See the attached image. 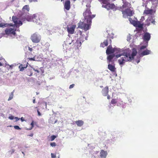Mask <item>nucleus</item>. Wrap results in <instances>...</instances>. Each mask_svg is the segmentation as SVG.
<instances>
[{"label":"nucleus","mask_w":158,"mask_h":158,"mask_svg":"<svg viewBox=\"0 0 158 158\" xmlns=\"http://www.w3.org/2000/svg\"><path fill=\"white\" fill-rule=\"evenodd\" d=\"M108 45V42L107 40H106L104 41L103 43H102L101 44V46L102 47H104L105 46H107Z\"/></svg>","instance_id":"bb28decb"},{"label":"nucleus","mask_w":158,"mask_h":158,"mask_svg":"<svg viewBox=\"0 0 158 158\" xmlns=\"http://www.w3.org/2000/svg\"><path fill=\"white\" fill-rule=\"evenodd\" d=\"M33 102L34 103H35V99H34L33 100Z\"/></svg>","instance_id":"49530a36"},{"label":"nucleus","mask_w":158,"mask_h":158,"mask_svg":"<svg viewBox=\"0 0 158 158\" xmlns=\"http://www.w3.org/2000/svg\"><path fill=\"white\" fill-rule=\"evenodd\" d=\"M37 113H38V115L39 116H41V114L40 113V112L39 110H37Z\"/></svg>","instance_id":"79ce46f5"},{"label":"nucleus","mask_w":158,"mask_h":158,"mask_svg":"<svg viewBox=\"0 0 158 158\" xmlns=\"http://www.w3.org/2000/svg\"><path fill=\"white\" fill-rule=\"evenodd\" d=\"M128 20H129L131 23L133 24L134 26L137 27L140 29L142 28L143 24L141 23L139 21L133 20L131 18H130Z\"/></svg>","instance_id":"1a4fd4ad"},{"label":"nucleus","mask_w":158,"mask_h":158,"mask_svg":"<svg viewBox=\"0 0 158 158\" xmlns=\"http://www.w3.org/2000/svg\"><path fill=\"white\" fill-rule=\"evenodd\" d=\"M83 15L84 20L78 23V27L83 29L85 31H86L90 29L92 23V19L95 17V15L91 14L89 8L86 9L83 13Z\"/></svg>","instance_id":"f03ea898"},{"label":"nucleus","mask_w":158,"mask_h":158,"mask_svg":"<svg viewBox=\"0 0 158 158\" xmlns=\"http://www.w3.org/2000/svg\"><path fill=\"white\" fill-rule=\"evenodd\" d=\"M9 26H11V24L5 23H0V27H1L4 28L5 27H7Z\"/></svg>","instance_id":"5701e85b"},{"label":"nucleus","mask_w":158,"mask_h":158,"mask_svg":"<svg viewBox=\"0 0 158 158\" xmlns=\"http://www.w3.org/2000/svg\"><path fill=\"white\" fill-rule=\"evenodd\" d=\"M56 138L55 135H52L51 136V141H53Z\"/></svg>","instance_id":"7c9ffc66"},{"label":"nucleus","mask_w":158,"mask_h":158,"mask_svg":"<svg viewBox=\"0 0 158 158\" xmlns=\"http://www.w3.org/2000/svg\"><path fill=\"white\" fill-rule=\"evenodd\" d=\"M84 37L83 35H82L80 38L79 40H77L76 42L75 43V45H77V47H80L81 45V43L83 42L84 41Z\"/></svg>","instance_id":"dca6fc26"},{"label":"nucleus","mask_w":158,"mask_h":158,"mask_svg":"<svg viewBox=\"0 0 158 158\" xmlns=\"http://www.w3.org/2000/svg\"><path fill=\"white\" fill-rule=\"evenodd\" d=\"M131 39V38H130V37H128L127 38V40L128 41H129Z\"/></svg>","instance_id":"de8ad7c7"},{"label":"nucleus","mask_w":158,"mask_h":158,"mask_svg":"<svg viewBox=\"0 0 158 158\" xmlns=\"http://www.w3.org/2000/svg\"><path fill=\"white\" fill-rule=\"evenodd\" d=\"M117 102L115 99H113L111 101V103L112 104H115Z\"/></svg>","instance_id":"473e14b6"},{"label":"nucleus","mask_w":158,"mask_h":158,"mask_svg":"<svg viewBox=\"0 0 158 158\" xmlns=\"http://www.w3.org/2000/svg\"><path fill=\"white\" fill-rule=\"evenodd\" d=\"M14 127L16 129H17V130L21 129V128L18 126H15Z\"/></svg>","instance_id":"f704fd0d"},{"label":"nucleus","mask_w":158,"mask_h":158,"mask_svg":"<svg viewBox=\"0 0 158 158\" xmlns=\"http://www.w3.org/2000/svg\"><path fill=\"white\" fill-rule=\"evenodd\" d=\"M28 50H29V51H32V48H30V47H28Z\"/></svg>","instance_id":"c03bdc74"},{"label":"nucleus","mask_w":158,"mask_h":158,"mask_svg":"<svg viewBox=\"0 0 158 158\" xmlns=\"http://www.w3.org/2000/svg\"><path fill=\"white\" fill-rule=\"evenodd\" d=\"M64 8L67 10H69L70 8V2L69 1H66L64 4Z\"/></svg>","instance_id":"412c9836"},{"label":"nucleus","mask_w":158,"mask_h":158,"mask_svg":"<svg viewBox=\"0 0 158 158\" xmlns=\"http://www.w3.org/2000/svg\"><path fill=\"white\" fill-rule=\"evenodd\" d=\"M155 21L151 17H149L146 21L145 24L147 26H149L151 23L155 24Z\"/></svg>","instance_id":"ddd939ff"},{"label":"nucleus","mask_w":158,"mask_h":158,"mask_svg":"<svg viewBox=\"0 0 158 158\" xmlns=\"http://www.w3.org/2000/svg\"><path fill=\"white\" fill-rule=\"evenodd\" d=\"M114 57L113 54H110L107 57V63L108 64V68L112 72H114L116 69L114 65L112 64L113 62L112 60Z\"/></svg>","instance_id":"7ed1b4c3"},{"label":"nucleus","mask_w":158,"mask_h":158,"mask_svg":"<svg viewBox=\"0 0 158 158\" xmlns=\"http://www.w3.org/2000/svg\"><path fill=\"white\" fill-rule=\"evenodd\" d=\"M144 17H142L141 19V20H142V21L143 20H144Z\"/></svg>","instance_id":"09e8293b"},{"label":"nucleus","mask_w":158,"mask_h":158,"mask_svg":"<svg viewBox=\"0 0 158 158\" xmlns=\"http://www.w3.org/2000/svg\"><path fill=\"white\" fill-rule=\"evenodd\" d=\"M155 11L152 9L145 10L144 11V14L146 15H149L150 16L152 15V17L154 15Z\"/></svg>","instance_id":"4468645a"},{"label":"nucleus","mask_w":158,"mask_h":158,"mask_svg":"<svg viewBox=\"0 0 158 158\" xmlns=\"http://www.w3.org/2000/svg\"><path fill=\"white\" fill-rule=\"evenodd\" d=\"M47 106V104L46 103V106Z\"/></svg>","instance_id":"052dcab7"},{"label":"nucleus","mask_w":158,"mask_h":158,"mask_svg":"<svg viewBox=\"0 0 158 158\" xmlns=\"http://www.w3.org/2000/svg\"><path fill=\"white\" fill-rule=\"evenodd\" d=\"M61 1H62V0H61Z\"/></svg>","instance_id":"0e129e2a"},{"label":"nucleus","mask_w":158,"mask_h":158,"mask_svg":"<svg viewBox=\"0 0 158 158\" xmlns=\"http://www.w3.org/2000/svg\"><path fill=\"white\" fill-rule=\"evenodd\" d=\"M129 101L130 102H131V99L129 100Z\"/></svg>","instance_id":"13d9d810"},{"label":"nucleus","mask_w":158,"mask_h":158,"mask_svg":"<svg viewBox=\"0 0 158 158\" xmlns=\"http://www.w3.org/2000/svg\"><path fill=\"white\" fill-rule=\"evenodd\" d=\"M27 67V65H26V67H23L22 64L20 65L19 67V68L20 69V71H23L24 69L26 68Z\"/></svg>","instance_id":"cd10ccee"},{"label":"nucleus","mask_w":158,"mask_h":158,"mask_svg":"<svg viewBox=\"0 0 158 158\" xmlns=\"http://www.w3.org/2000/svg\"><path fill=\"white\" fill-rule=\"evenodd\" d=\"M50 146L52 147H55L56 145V143L54 142L51 143H50Z\"/></svg>","instance_id":"2f4dec72"},{"label":"nucleus","mask_w":158,"mask_h":158,"mask_svg":"<svg viewBox=\"0 0 158 158\" xmlns=\"http://www.w3.org/2000/svg\"><path fill=\"white\" fill-rule=\"evenodd\" d=\"M11 26H12V27L6 29L5 30V33L6 35L13 37V36L14 37L16 35L15 31L16 29L15 28V26L13 27L11 24Z\"/></svg>","instance_id":"20e7f679"},{"label":"nucleus","mask_w":158,"mask_h":158,"mask_svg":"<svg viewBox=\"0 0 158 158\" xmlns=\"http://www.w3.org/2000/svg\"><path fill=\"white\" fill-rule=\"evenodd\" d=\"M20 120L22 122H23L24 121V120L23 119V117H21L20 118Z\"/></svg>","instance_id":"a18cd8bd"},{"label":"nucleus","mask_w":158,"mask_h":158,"mask_svg":"<svg viewBox=\"0 0 158 158\" xmlns=\"http://www.w3.org/2000/svg\"><path fill=\"white\" fill-rule=\"evenodd\" d=\"M73 41H74V40H72V39H67V43L68 44H70L72 43H74Z\"/></svg>","instance_id":"c756f323"},{"label":"nucleus","mask_w":158,"mask_h":158,"mask_svg":"<svg viewBox=\"0 0 158 158\" xmlns=\"http://www.w3.org/2000/svg\"><path fill=\"white\" fill-rule=\"evenodd\" d=\"M108 92V87H106L104 88L102 91V94L104 96H106L107 95Z\"/></svg>","instance_id":"4be33fe9"},{"label":"nucleus","mask_w":158,"mask_h":158,"mask_svg":"<svg viewBox=\"0 0 158 158\" xmlns=\"http://www.w3.org/2000/svg\"><path fill=\"white\" fill-rule=\"evenodd\" d=\"M29 8L28 5H25L23 8V10L24 11H28L29 10Z\"/></svg>","instance_id":"a878e982"},{"label":"nucleus","mask_w":158,"mask_h":158,"mask_svg":"<svg viewBox=\"0 0 158 158\" xmlns=\"http://www.w3.org/2000/svg\"><path fill=\"white\" fill-rule=\"evenodd\" d=\"M74 84H73L72 85H71L69 87V89H72L74 87Z\"/></svg>","instance_id":"a19ab883"},{"label":"nucleus","mask_w":158,"mask_h":158,"mask_svg":"<svg viewBox=\"0 0 158 158\" xmlns=\"http://www.w3.org/2000/svg\"><path fill=\"white\" fill-rule=\"evenodd\" d=\"M76 25H73L70 27H68L67 30L69 33L71 34H73Z\"/></svg>","instance_id":"aec40b11"},{"label":"nucleus","mask_w":158,"mask_h":158,"mask_svg":"<svg viewBox=\"0 0 158 158\" xmlns=\"http://www.w3.org/2000/svg\"><path fill=\"white\" fill-rule=\"evenodd\" d=\"M75 123H76L77 125L79 127L81 126L84 123L81 120L76 121Z\"/></svg>","instance_id":"b1692460"},{"label":"nucleus","mask_w":158,"mask_h":158,"mask_svg":"<svg viewBox=\"0 0 158 158\" xmlns=\"http://www.w3.org/2000/svg\"><path fill=\"white\" fill-rule=\"evenodd\" d=\"M110 97L109 95H108L107 96V98L109 99H110Z\"/></svg>","instance_id":"8fccbe9b"},{"label":"nucleus","mask_w":158,"mask_h":158,"mask_svg":"<svg viewBox=\"0 0 158 158\" xmlns=\"http://www.w3.org/2000/svg\"><path fill=\"white\" fill-rule=\"evenodd\" d=\"M33 135V134H31L29 135L31 137H32Z\"/></svg>","instance_id":"3c124183"},{"label":"nucleus","mask_w":158,"mask_h":158,"mask_svg":"<svg viewBox=\"0 0 158 158\" xmlns=\"http://www.w3.org/2000/svg\"><path fill=\"white\" fill-rule=\"evenodd\" d=\"M56 116L54 115H52L51 117H50L48 120V122L50 123H55L57 121V120L55 118Z\"/></svg>","instance_id":"2eb2a0df"},{"label":"nucleus","mask_w":158,"mask_h":158,"mask_svg":"<svg viewBox=\"0 0 158 158\" xmlns=\"http://www.w3.org/2000/svg\"><path fill=\"white\" fill-rule=\"evenodd\" d=\"M29 60H33V61H36L37 60L35 59V57H34L32 58H30L29 59Z\"/></svg>","instance_id":"e433bc0d"},{"label":"nucleus","mask_w":158,"mask_h":158,"mask_svg":"<svg viewBox=\"0 0 158 158\" xmlns=\"http://www.w3.org/2000/svg\"><path fill=\"white\" fill-rule=\"evenodd\" d=\"M123 2L124 4L123 5V6L121 7L122 8V10H125L127 9H129L131 8V4L127 2H124V1Z\"/></svg>","instance_id":"a211bd4d"},{"label":"nucleus","mask_w":158,"mask_h":158,"mask_svg":"<svg viewBox=\"0 0 158 158\" xmlns=\"http://www.w3.org/2000/svg\"><path fill=\"white\" fill-rule=\"evenodd\" d=\"M107 154L106 151L103 150H101L100 153L99 158H106Z\"/></svg>","instance_id":"6ab92c4d"},{"label":"nucleus","mask_w":158,"mask_h":158,"mask_svg":"<svg viewBox=\"0 0 158 158\" xmlns=\"http://www.w3.org/2000/svg\"><path fill=\"white\" fill-rule=\"evenodd\" d=\"M31 68L35 71L37 72V73H39L41 72V73H44V70L42 67L39 68V69L37 67H31Z\"/></svg>","instance_id":"f3484780"},{"label":"nucleus","mask_w":158,"mask_h":158,"mask_svg":"<svg viewBox=\"0 0 158 158\" xmlns=\"http://www.w3.org/2000/svg\"><path fill=\"white\" fill-rule=\"evenodd\" d=\"M12 20L15 23V26H16V27L19 26L20 25H22V21H25V19H23L22 18H18L15 16L12 17Z\"/></svg>","instance_id":"0eeeda50"},{"label":"nucleus","mask_w":158,"mask_h":158,"mask_svg":"<svg viewBox=\"0 0 158 158\" xmlns=\"http://www.w3.org/2000/svg\"><path fill=\"white\" fill-rule=\"evenodd\" d=\"M122 12L123 15V17L126 18L128 16H131L134 13L133 10L131 8L127 9L125 10H122Z\"/></svg>","instance_id":"6e6552de"},{"label":"nucleus","mask_w":158,"mask_h":158,"mask_svg":"<svg viewBox=\"0 0 158 158\" xmlns=\"http://www.w3.org/2000/svg\"><path fill=\"white\" fill-rule=\"evenodd\" d=\"M28 1L30 3L32 2H37L38 0H28Z\"/></svg>","instance_id":"c9c22d12"},{"label":"nucleus","mask_w":158,"mask_h":158,"mask_svg":"<svg viewBox=\"0 0 158 158\" xmlns=\"http://www.w3.org/2000/svg\"><path fill=\"white\" fill-rule=\"evenodd\" d=\"M31 128L29 129V130L31 129L34 127V121H33L31 124Z\"/></svg>","instance_id":"58836bf2"},{"label":"nucleus","mask_w":158,"mask_h":158,"mask_svg":"<svg viewBox=\"0 0 158 158\" xmlns=\"http://www.w3.org/2000/svg\"><path fill=\"white\" fill-rule=\"evenodd\" d=\"M30 38L33 43H38L40 41L41 37L38 33H35L31 35Z\"/></svg>","instance_id":"423d86ee"},{"label":"nucleus","mask_w":158,"mask_h":158,"mask_svg":"<svg viewBox=\"0 0 158 158\" xmlns=\"http://www.w3.org/2000/svg\"><path fill=\"white\" fill-rule=\"evenodd\" d=\"M22 153L23 154V155H24V152H22Z\"/></svg>","instance_id":"bf43d9fd"},{"label":"nucleus","mask_w":158,"mask_h":158,"mask_svg":"<svg viewBox=\"0 0 158 158\" xmlns=\"http://www.w3.org/2000/svg\"><path fill=\"white\" fill-rule=\"evenodd\" d=\"M13 97H14V93L13 92H12L10 94V95L9 96V98L8 99V101H9L11 100L13 98Z\"/></svg>","instance_id":"c85d7f7f"},{"label":"nucleus","mask_w":158,"mask_h":158,"mask_svg":"<svg viewBox=\"0 0 158 158\" xmlns=\"http://www.w3.org/2000/svg\"><path fill=\"white\" fill-rule=\"evenodd\" d=\"M37 16L35 15L34 14L32 15H27L25 17V19L26 18L27 20L28 21H32L33 22H36V18Z\"/></svg>","instance_id":"9b49d317"},{"label":"nucleus","mask_w":158,"mask_h":158,"mask_svg":"<svg viewBox=\"0 0 158 158\" xmlns=\"http://www.w3.org/2000/svg\"><path fill=\"white\" fill-rule=\"evenodd\" d=\"M106 53L107 55L111 53H116L115 56L116 58H120L118 59V61L119 64L121 65L126 62L132 60L136 55L137 51L136 49L134 48L132 49V52L129 48L124 49L117 48L113 49L112 46L109 45L107 48Z\"/></svg>","instance_id":"f257e3e1"},{"label":"nucleus","mask_w":158,"mask_h":158,"mask_svg":"<svg viewBox=\"0 0 158 158\" xmlns=\"http://www.w3.org/2000/svg\"><path fill=\"white\" fill-rule=\"evenodd\" d=\"M74 1H75L76 0H73Z\"/></svg>","instance_id":"680f3d73"},{"label":"nucleus","mask_w":158,"mask_h":158,"mask_svg":"<svg viewBox=\"0 0 158 158\" xmlns=\"http://www.w3.org/2000/svg\"><path fill=\"white\" fill-rule=\"evenodd\" d=\"M2 65V64L1 63H0V66H1Z\"/></svg>","instance_id":"5fc2aeb1"},{"label":"nucleus","mask_w":158,"mask_h":158,"mask_svg":"<svg viewBox=\"0 0 158 158\" xmlns=\"http://www.w3.org/2000/svg\"><path fill=\"white\" fill-rule=\"evenodd\" d=\"M147 47V46L143 45L141 46L140 49V50L141 52L140 55L142 56L147 55H149L150 54L151 51L150 50L148 49H146L145 50L142 51V50L146 48Z\"/></svg>","instance_id":"9d476101"},{"label":"nucleus","mask_w":158,"mask_h":158,"mask_svg":"<svg viewBox=\"0 0 158 158\" xmlns=\"http://www.w3.org/2000/svg\"><path fill=\"white\" fill-rule=\"evenodd\" d=\"M151 38V35L148 32H146L144 33L143 36V40L146 42V43L148 45V41L150 40Z\"/></svg>","instance_id":"f8f14e48"},{"label":"nucleus","mask_w":158,"mask_h":158,"mask_svg":"<svg viewBox=\"0 0 158 158\" xmlns=\"http://www.w3.org/2000/svg\"><path fill=\"white\" fill-rule=\"evenodd\" d=\"M32 73H31L29 75H28L30 76H32Z\"/></svg>","instance_id":"864d4df0"},{"label":"nucleus","mask_w":158,"mask_h":158,"mask_svg":"<svg viewBox=\"0 0 158 158\" xmlns=\"http://www.w3.org/2000/svg\"><path fill=\"white\" fill-rule=\"evenodd\" d=\"M15 118L14 116H11L9 117V118L11 120H13L15 119Z\"/></svg>","instance_id":"ea45409f"},{"label":"nucleus","mask_w":158,"mask_h":158,"mask_svg":"<svg viewBox=\"0 0 158 158\" xmlns=\"http://www.w3.org/2000/svg\"><path fill=\"white\" fill-rule=\"evenodd\" d=\"M51 155L52 158H55L56 157V155L54 153H51Z\"/></svg>","instance_id":"72a5a7b5"},{"label":"nucleus","mask_w":158,"mask_h":158,"mask_svg":"<svg viewBox=\"0 0 158 158\" xmlns=\"http://www.w3.org/2000/svg\"><path fill=\"white\" fill-rule=\"evenodd\" d=\"M139 62H140V60H139L137 61V64H138Z\"/></svg>","instance_id":"603ef678"},{"label":"nucleus","mask_w":158,"mask_h":158,"mask_svg":"<svg viewBox=\"0 0 158 158\" xmlns=\"http://www.w3.org/2000/svg\"><path fill=\"white\" fill-rule=\"evenodd\" d=\"M87 37H85V39L86 40H87Z\"/></svg>","instance_id":"4d7b16f0"},{"label":"nucleus","mask_w":158,"mask_h":158,"mask_svg":"<svg viewBox=\"0 0 158 158\" xmlns=\"http://www.w3.org/2000/svg\"><path fill=\"white\" fill-rule=\"evenodd\" d=\"M15 150L14 149H12L11 150H10L9 151V152H10L11 154H12V153H13L14 152H15Z\"/></svg>","instance_id":"4c0bfd02"},{"label":"nucleus","mask_w":158,"mask_h":158,"mask_svg":"<svg viewBox=\"0 0 158 158\" xmlns=\"http://www.w3.org/2000/svg\"><path fill=\"white\" fill-rule=\"evenodd\" d=\"M16 145V142L15 141H11L10 143V146L12 148L15 147Z\"/></svg>","instance_id":"393cba45"},{"label":"nucleus","mask_w":158,"mask_h":158,"mask_svg":"<svg viewBox=\"0 0 158 158\" xmlns=\"http://www.w3.org/2000/svg\"><path fill=\"white\" fill-rule=\"evenodd\" d=\"M101 3L103 4L102 7L109 10L113 9L115 7V5L113 4H110L108 2V0H98Z\"/></svg>","instance_id":"39448f33"},{"label":"nucleus","mask_w":158,"mask_h":158,"mask_svg":"<svg viewBox=\"0 0 158 158\" xmlns=\"http://www.w3.org/2000/svg\"><path fill=\"white\" fill-rule=\"evenodd\" d=\"M15 119L16 120V121H18L19 120V118L17 117H15Z\"/></svg>","instance_id":"37998d69"},{"label":"nucleus","mask_w":158,"mask_h":158,"mask_svg":"<svg viewBox=\"0 0 158 158\" xmlns=\"http://www.w3.org/2000/svg\"><path fill=\"white\" fill-rule=\"evenodd\" d=\"M86 6H87V7L88 6H89V5H86Z\"/></svg>","instance_id":"6e6d98bb"},{"label":"nucleus","mask_w":158,"mask_h":158,"mask_svg":"<svg viewBox=\"0 0 158 158\" xmlns=\"http://www.w3.org/2000/svg\"><path fill=\"white\" fill-rule=\"evenodd\" d=\"M58 158H59V157H58Z\"/></svg>","instance_id":"e2e57ef3"}]
</instances>
